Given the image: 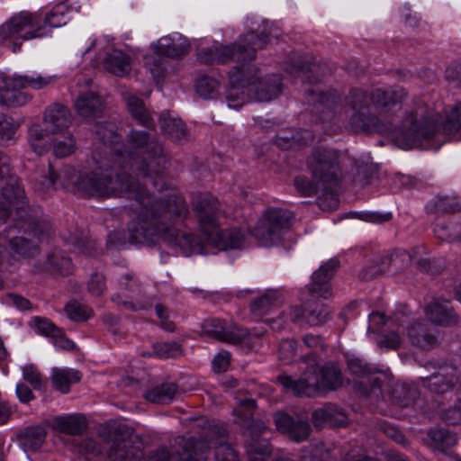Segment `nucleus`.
I'll return each instance as SVG.
<instances>
[{
  "label": "nucleus",
  "instance_id": "nucleus-18",
  "mask_svg": "<svg viewBox=\"0 0 461 461\" xmlns=\"http://www.w3.org/2000/svg\"><path fill=\"white\" fill-rule=\"evenodd\" d=\"M43 122L46 131L51 135H58L67 132L72 123V115L66 106L54 104L46 109Z\"/></svg>",
  "mask_w": 461,
  "mask_h": 461
},
{
  "label": "nucleus",
  "instance_id": "nucleus-60",
  "mask_svg": "<svg viewBox=\"0 0 461 461\" xmlns=\"http://www.w3.org/2000/svg\"><path fill=\"white\" fill-rule=\"evenodd\" d=\"M16 125L6 117L0 115V138L2 140H10L14 136Z\"/></svg>",
  "mask_w": 461,
  "mask_h": 461
},
{
  "label": "nucleus",
  "instance_id": "nucleus-55",
  "mask_svg": "<svg viewBox=\"0 0 461 461\" xmlns=\"http://www.w3.org/2000/svg\"><path fill=\"white\" fill-rule=\"evenodd\" d=\"M104 276L101 274H94L91 276L87 284L88 292L94 296L103 294L105 290Z\"/></svg>",
  "mask_w": 461,
  "mask_h": 461
},
{
  "label": "nucleus",
  "instance_id": "nucleus-15",
  "mask_svg": "<svg viewBox=\"0 0 461 461\" xmlns=\"http://www.w3.org/2000/svg\"><path fill=\"white\" fill-rule=\"evenodd\" d=\"M456 370L453 366L445 365L438 367L437 371L428 376L420 377L423 387L438 394H443L452 390L456 379Z\"/></svg>",
  "mask_w": 461,
  "mask_h": 461
},
{
  "label": "nucleus",
  "instance_id": "nucleus-50",
  "mask_svg": "<svg viewBox=\"0 0 461 461\" xmlns=\"http://www.w3.org/2000/svg\"><path fill=\"white\" fill-rule=\"evenodd\" d=\"M65 312L68 317L75 321H86L92 315V310L78 303H70L66 305Z\"/></svg>",
  "mask_w": 461,
  "mask_h": 461
},
{
  "label": "nucleus",
  "instance_id": "nucleus-29",
  "mask_svg": "<svg viewBox=\"0 0 461 461\" xmlns=\"http://www.w3.org/2000/svg\"><path fill=\"white\" fill-rule=\"evenodd\" d=\"M80 378L79 372L71 368H53L50 375L52 386L62 393H68L70 386L79 382Z\"/></svg>",
  "mask_w": 461,
  "mask_h": 461
},
{
  "label": "nucleus",
  "instance_id": "nucleus-59",
  "mask_svg": "<svg viewBox=\"0 0 461 461\" xmlns=\"http://www.w3.org/2000/svg\"><path fill=\"white\" fill-rule=\"evenodd\" d=\"M380 348L386 349H396L401 345V338L397 332L392 331L385 334L381 339L377 341Z\"/></svg>",
  "mask_w": 461,
  "mask_h": 461
},
{
  "label": "nucleus",
  "instance_id": "nucleus-17",
  "mask_svg": "<svg viewBox=\"0 0 461 461\" xmlns=\"http://www.w3.org/2000/svg\"><path fill=\"white\" fill-rule=\"evenodd\" d=\"M338 267L339 262L335 259H330L325 264L321 265L312 274V283L308 287L310 296L312 300L316 298L327 299L330 296L331 293L328 286V282L332 277Z\"/></svg>",
  "mask_w": 461,
  "mask_h": 461
},
{
  "label": "nucleus",
  "instance_id": "nucleus-27",
  "mask_svg": "<svg viewBox=\"0 0 461 461\" xmlns=\"http://www.w3.org/2000/svg\"><path fill=\"white\" fill-rule=\"evenodd\" d=\"M313 140L312 134L307 130L281 131L276 137V143L281 149H286L308 145Z\"/></svg>",
  "mask_w": 461,
  "mask_h": 461
},
{
  "label": "nucleus",
  "instance_id": "nucleus-28",
  "mask_svg": "<svg viewBox=\"0 0 461 461\" xmlns=\"http://www.w3.org/2000/svg\"><path fill=\"white\" fill-rule=\"evenodd\" d=\"M69 6L67 3L57 4L51 11L42 15V21L39 26H45L46 36L51 33L53 28H59L67 24L69 17Z\"/></svg>",
  "mask_w": 461,
  "mask_h": 461
},
{
  "label": "nucleus",
  "instance_id": "nucleus-32",
  "mask_svg": "<svg viewBox=\"0 0 461 461\" xmlns=\"http://www.w3.org/2000/svg\"><path fill=\"white\" fill-rule=\"evenodd\" d=\"M455 433L444 428H434L428 432V444L430 447L444 451L456 443Z\"/></svg>",
  "mask_w": 461,
  "mask_h": 461
},
{
  "label": "nucleus",
  "instance_id": "nucleus-19",
  "mask_svg": "<svg viewBox=\"0 0 461 461\" xmlns=\"http://www.w3.org/2000/svg\"><path fill=\"white\" fill-rule=\"evenodd\" d=\"M84 448L93 456H100L105 452L112 461H131L129 450L126 449V443L122 441L114 440L111 444L109 440H104L101 444L94 439H86L84 442Z\"/></svg>",
  "mask_w": 461,
  "mask_h": 461
},
{
  "label": "nucleus",
  "instance_id": "nucleus-36",
  "mask_svg": "<svg viewBox=\"0 0 461 461\" xmlns=\"http://www.w3.org/2000/svg\"><path fill=\"white\" fill-rule=\"evenodd\" d=\"M281 303L280 296L276 291H267L266 294L251 303L250 308L254 314L262 316L268 313Z\"/></svg>",
  "mask_w": 461,
  "mask_h": 461
},
{
  "label": "nucleus",
  "instance_id": "nucleus-44",
  "mask_svg": "<svg viewBox=\"0 0 461 461\" xmlns=\"http://www.w3.org/2000/svg\"><path fill=\"white\" fill-rule=\"evenodd\" d=\"M32 325L36 332L45 337H59L61 335V329L57 327L53 322L48 319L41 317H34L32 320Z\"/></svg>",
  "mask_w": 461,
  "mask_h": 461
},
{
  "label": "nucleus",
  "instance_id": "nucleus-40",
  "mask_svg": "<svg viewBox=\"0 0 461 461\" xmlns=\"http://www.w3.org/2000/svg\"><path fill=\"white\" fill-rule=\"evenodd\" d=\"M127 106L131 116L141 125L149 126L151 118L141 99L135 95L127 98Z\"/></svg>",
  "mask_w": 461,
  "mask_h": 461
},
{
  "label": "nucleus",
  "instance_id": "nucleus-20",
  "mask_svg": "<svg viewBox=\"0 0 461 461\" xmlns=\"http://www.w3.org/2000/svg\"><path fill=\"white\" fill-rule=\"evenodd\" d=\"M5 200L4 206L0 207V221H5V219L12 214L13 211L23 209L27 202L23 189L16 182L8 183L2 190Z\"/></svg>",
  "mask_w": 461,
  "mask_h": 461
},
{
  "label": "nucleus",
  "instance_id": "nucleus-21",
  "mask_svg": "<svg viewBox=\"0 0 461 461\" xmlns=\"http://www.w3.org/2000/svg\"><path fill=\"white\" fill-rule=\"evenodd\" d=\"M155 50L158 55L176 59L189 52L190 44L185 37L173 33L160 38L155 45Z\"/></svg>",
  "mask_w": 461,
  "mask_h": 461
},
{
  "label": "nucleus",
  "instance_id": "nucleus-53",
  "mask_svg": "<svg viewBox=\"0 0 461 461\" xmlns=\"http://www.w3.org/2000/svg\"><path fill=\"white\" fill-rule=\"evenodd\" d=\"M296 354V342L293 339H285L279 346V358L289 363L292 361Z\"/></svg>",
  "mask_w": 461,
  "mask_h": 461
},
{
  "label": "nucleus",
  "instance_id": "nucleus-49",
  "mask_svg": "<svg viewBox=\"0 0 461 461\" xmlns=\"http://www.w3.org/2000/svg\"><path fill=\"white\" fill-rule=\"evenodd\" d=\"M153 352L159 357H176L181 355V346L175 341L160 342L153 346Z\"/></svg>",
  "mask_w": 461,
  "mask_h": 461
},
{
  "label": "nucleus",
  "instance_id": "nucleus-52",
  "mask_svg": "<svg viewBox=\"0 0 461 461\" xmlns=\"http://www.w3.org/2000/svg\"><path fill=\"white\" fill-rule=\"evenodd\" d=\"M23 379L30 383L34 389H40L42 385L41 375L33 365H26L22 368Z\"/></svg>",
  "mask_w": 461,
  "mask_h": 461
},
{
  "label": "nucleus",
  "instance_id": "nucleus-57",
  "mask_svg": "<svg viewBox=\"0 0 461 461\" xmlns=\"http://www.w3.org/2000/svg\"><path fill=\"white\" fill-rule=\"evenodd\" d=\"M306 312L301 306H294L289 309L287 312H283L280 319L283 322L290 321L292 322H297L300 324L305 323Z\"/></svg>",
  "mask_w": 461,
  "mask_h": 461
},
{
  "label": "nucleus",
  "instance_id": "nucleus-31",
  "mask_svg": "<svg viewBox=\"0 0 461 461\" xmlns=\"http://www.w3.org/2000/svg\"><path fill=\"white\" fill-rule=\"evenodd\" d=\"M77 113L82 117H91L99 113L103 107L100 97L94 92L80 95L75 102Z\"/></svg>",
  "mask_w": 461,
  "mask_h": 461
},
{
  "label": "nucleus",
  "instance_id": "nucleus-64",
  "mask_svg": "<svg viewBox=\"0 0 461 461\" xmlns=\"http://www.w3.org/2000/svg\"><path fill=\"white\" fill-rule=\"evenodd\" d=\"M329 458V451L322 445H319L312 448L311 456H306L305 461H328Z\"/></svg>",
  "mask_w": 461,
  "mask_h": 461
},
{
  "label": "nucleus",
  "instance_id": "nucleus-37",
  "mask_svg": "<svg viewBox=\"0 0 461 461\" xmlns=\"http://www.w3.org/2000/svg\"><path fill=\"white\" fill-rule=\"evenodd\" d=\"M46 437L45 429L42 427L26 428L20 435L19 438L24 449L37 450L42 445Z\"/></svg>",
  "mask_w": 461,
  "mask_h": 461
},
{
  "label": "nucleus",
  "instance_id": "nucleus-4",
  "mask_svg": "<svg viewBox=\"0 0 461 461\" xmlns=\"http://www.w3.org/2000/svg\"><path fill=\"white\" fill-rule=\"evenodd\" d=\"M438 114L431 113L427 107L420 105L407 110L399 125L391 131L393 141L402 149H413L422 140H429L440 130L447 135L461 131V104L454 106L439 125Z\"/></svg>",
  "mask_w": 461,
  "mask_h": 461
},
{
  "label": "nucleus",
  "instance_id": "nucleus-39",
  "mask_svg": "<svg viewBox=\"0 0 461 461\" xmlns=\"http://www.w3.org/2000/svg\"><path fill=\"white\" fill-rule=\"evenodd\" d=\"M54 77L42 76L41 74L14 76L13 77V84L22 87L40 90L50 85L54 81Z\"/></svg>",
  "mask_w": 461,
  "mask_h": 461
},
{
  "label": "nucleus",
  "instance_id": "nucleus-51",
  "mask_svg": "<svg viewBox=\"0 0 461 461\" xmlns=\"http://www.w3.org/2000/svg\"><path fill=\"white\" fill-rule=\"evenodd\" d=\"M330 316V312L323 305L317 306L314 310L308 311L305 315V324L318 326L324 323Z\"/></svg>",
  "mask_w": 461,
  "mask_h": 461
},
{
  "label": "nucleus",
  "instance_id": "nucleus-33",
  "mask_svg": "<svg viewBox=\"0 0 461 461\" xmlns=\"http://www.w3.org/2000/svg\"><path fill=\"white\" fill-rule=\"evenodd\" d=\"M177 393V386L174 383L158 385L147 391L144 394L147 401L165 404L171 402Z\"/></svg>",
  "mask_w": 461,
  "mask_h": 461
},
{
  "label": "nucleus",
  "instance_id": "nucleus-22",
  "mask_svg": "<svg viewBox=\"0 0 461 461\" xmlns=\"http://www.w3.org/2000/svg\"><path fill=\"white\" fill-rule=\"evenodd\" d=\"M407 336L411 343L422 349H429L438 343V336L425 321H417L407 328Z\"/></svg>",
  "mask_w": 461,
  "mask_h": 461
},
{
  "label": "nucleus",
  "instance_id": "nucleus-63",
  "mask_svg": "<svg viewBox=\"0 0 461 461\" xmlns=\"http://www.w3.org/2000/svg\"><path fill=\"white\" fill-rule=\"evenodd\" d=\"M348 366L352 374L359 376H364L370 373V368L359 358L348 359Z\"/></svg>",
  "mask_w": 461,
  "mask_h": 461
},
{
  "label": "nucleus",
  "instance_id": "nucleus-47",
  "mask_svg": "<svg viewBox=\"0 0 461 461\" xmlns=\"http://www.w3.org/2000/svg\"><path fill=\"white\" fill-rule=\"evenodd\" d=\"M218 87L219 82L210 77H202L195 82L196 92L203 98H211Z\"/></svg>",
  "mask_w": 461,
  "mask_h": 461
},
{
  "label": "nucleus",
  "instance_id": "nucleus-13",
  "mask_svg": "<svg viewBox=\"0 0 461 461\" xmlns=\"http://www.w3.org/2000/svg\"><path fill=\"white\" fill-rule=\"evenodd\" d=\"M182 450L169 455L162 449L150 455L145 461H204L207 459L209 446L204 440L181 439Z\"/></svg>",
  "mask_w": 461,
  "mask_h": 461
},
{
  "label": "nucleus",
  "instance_id": "nucleus-5",
  "mask_svg": "<svg viewBox=\"0 0 461 461\" xmlns=\"http://www.w3.org/2000/svg\"><path fill=\"white\" fill-rule=\"evenodd\" d=\"M230 87L227 92L228 106L240 109L245 104L243 89L248 86V93L258 102H269L276 98L283 90L280 75H272L256 80V69L252 67L241 68L235 66L229 73Z\"/></svg>",
  "mask_w": 461,
  "mask_h": 461
},
{
  "label": "nucleus",
  "instance_id": "nucleus-3",
  "mask_svg": "<svg viewBox=\"0 0 461 461\" xmlns=\"http://www.w3.org/2000/svg\"><path fill=\"white\" fill-rule=\"evenodd\" d=\"M406 96L407 92L401 86L386 91L376 88L368 96L361 89L352 90L348 102L355 113L350 118V127L355 131H387L382 122L391 123Z\"/></svg>",
  "mask_w": 461,
  "mask_h": 461
},
{
  "label": "nucleus",
  "instance_id": "nucleus-45",
  "mask_svg": "<svg viewBox=\"0 0 461 461\" xmlns=\"http://www.w3.org/2000/svg\"><path fill=\"white\" fill-rule=\"evenodd\" d=\"M294 186L298 193L303 196L310 197L317 194L319 189H322L320 182L313 179L309 180L306 176H299L294 180Z\"/></svg>",
  "mask_w": 461,
  "mask_h": 461
},
{
  "label": "nucleus",
  "instance_id": "nucleus-42",
  "mask_svg": "<svg viewBox=\"0 0 461 461\" xmlns=\"http://www.w3.org/2000/svg\"><path fill=\"white\" fill-rule=\"evenodd\" d=\"M9 246L10 249L17 255L26 257L32 255L37 249V245L31 242L24 237H13L6 236V247Z\"/></svg>",
  "mask_w": 461,
  "mask_h": 461
},
{
  "label": "nucleus",
  "instance_id": "nucleus-54",
  "mask_svg": "<svg viewBox=\"0 0 461 461\" xmlns=\"http://www.w3.org/2000/svg\"><path fill=\"white\" fill-rule=\"evenodd\" d=\"M216 461H238L236 451L229 445L221 443L215 450Z\"/></svg>",
  "mask_w": 461,
  "mask_h": 461
},
{
  "label": "nucleus",
  "instance_id": "nucleus-34",
  "mask_svg": "<svg viewBox=\"0 0 461 461\" xmlns=\"http://www.w3.org/2000/svg\"><path fill=\"white\" fill-rule=\"evenodd\" d=\"M50 132L43 130L40 125H33L29 130V143L33 151L42 155L49 150L52 137Z\"/></svg>",
  "mask_w": 461,
  "mask_h": 461
},
{
  "label": "nucleus",
  "instance_id": "nucleus-14",
  "mask_svg": "<svg viewBox=\"0 0 461 461\" xmlns=\"http://www.w3.org/2000/svg\"><path fill=\"white\" fill-rule=\"evenodd\" d=\"M203 327L206 333L217 339L233 344L245 340L250 334L247 329L238 327L233 321L220 319L207 320Z\"/></svg>",
  "mask_w": 461,
  "mask_h": 461
},
{
  "label": "nucleus",
  "instance_id": "nucleus-16",
  "mask_svg": "<svg viewBox=\"0 0 461 461\" xmlns=\"http://www.w3.org/2000/svg\"><path fill=\"white\" fill-rule=\"evenodd\" d=\"M276 429L286 434L292 440L301 442L308 438L311 434L310 424L302 419H294L285 412L278 411L274 416Z\"/></svg>",
  "mask_w": 461,
  "mask_h": 461
},
{
  "label": "nucleus",
  "instance_id": "nucleus-43",
  "mask_svg": "<svg viewBox=\"0 0 461 461\" xmlns=\"http://www.w3.org/2000/svg\"><path fill=\"white\" fill-rule=\"evenodd\" d=\"M48 261L51 268L60 275L67 276L72 272L73 267L70 258L61 251H55L50 255Z\"/></svg>",
  "mask_w": 461,
  "mask_h": 461
},
{
  "label": "nucleus",
  "instance_id": "nucleus-26",
  "mask_svg": "<svg viewBox=\"0 0 461 461\" xmlns=\"http://www.w3.org/2000/svg\"><path fill=\"white\" fill-rule=\"evenodd\" d=\"M52 427L61 433L79 435L86 430L87 421L82 414L58 416L53 419Z\"/></svg>",
  "mask_w": 461,
  "mask_h": 461
},
{
  "label": "nucleus",
  "instance_id": "nucleus-46",
  "mask_svg": "<svg viewBox=\"0 0 461 461\" xmlns=\"http://www.w3.org/2000/svg\"><path fill=\"white\" fill-rule=\"evenodd\" d=\"M338 185L332 187L322 186L323 195L318 198L319 207L323 211H333L339 205V199L337 197Z\"/></svg>",
  "mask_w": 461,
  "mask_h": 461
},
{
  "label": "nucleus",
  "instance_id": "nucleus-6",
  "mask_svg": "<svg viewBox=\"0 0 461 461\" xmlns=\"http://www.w3.org/2000/svg\"><path fill=\"white\" fill-rule=\"evenodd\" d=\"M194 210L208 244L221 250L243 247L245 238L240 230H220L218 228L216 217L220 209L215 197L209 194L199 195L194 202Z\"/></svg>",
  "mask_w": 461,
  "mask_h": 461
},
{
  "label": "nucleus",
  "instance_id": "nucleus-41",
  "mask_svg": "<svg viewBox=\"0 0 461 461\" xmlns=\"http://www.w3.org/2000/svg\"><path fill=\"white\" fill-rule=\"evenodd\" d=\"M338 419H335V410L332 407H323L315 410L312 417L316 426H321L326 422L343 426L346 423L345 415L343 413H338Z\"/></svg>",
  "mask_w": 461,
  "mask_h": 461
},
{
  "label": "nucleus",
  "instance_id": "nucleus-9",
  "mask_svg": "<svg viewBox=\"0 0 461 461\" xmlns=\"http://www.w3.org/2000/svg\"><path fill=\"white\" fill-rule=\"evenodd\" d=\"M41 21V14L26 11L17 13L0 25V41L12 42V51L17 52L23 41L46 36L45 26H39Z\"/></svg>",
  "mask_w": 461,
  "mask_h": 461
},
{
  "label": "nucleus",
  "instance_id": "nucleus-30",
  "mask_svg": "<svg viewBox=\"0 0 461 461\" xmlns=\"http://www.w3.org/2000/svg\"><path fill=\"white\" fill-rule=\"evenodd\" d=\"M392 402L402 407L411 405L419 396V392L414 384H396L388 392Z\"/></svg>",
  "mask_w": 461,
  "mask_h": 461
},
{
  "label": "nucleus",
  "instance_id": "nucleus-1",
  "mask_svg": "<svg viewBox=\"0 0 461 461\" xmlns=\"http://www.w3.org/2000/svg\"><path fill=\"white\" fill-rule=\"evenodd\" d=\"M95 134L103 143V152L110 153L111 158L98 159L99 154L94 153L93 158L99 165L91 175L81 176L77 181L70 179L64 172L57 175L51 165L49 167V175L45 176L41 187L48 190L54 186L59 179L63 186L75 183L77 189L89 195L102 196H127L140 202L146 200L149 195L145 189L130 179L122 170L130 167L138 171L147 182H150L158 191L166 186L163 168L167 159L163 149L158 141L150 139L146 131L131 130L128 135V143L131 150L122 151L123 146L118 141L115 126L105 122L96 125Z\"/></svg>",
  "mask_w": 461,
  "mask_h": 461
},
{
  "label": "nucleus",
  "instance_id": "nucleus-62",
  "mask_svg": "<svg viewBox=\"0 0 461 461\" xmlns=\"http://www.w3.org/2000/svg\"><path fill=\"white\" fill-rule=\"evenodd\" d=\"M316 68H317L316 64L297 63L295 65H291V66L287 67L285 69L291 75L303 77V75H306L308 72L314 71L316 69Z\"/></svg>",
  "mask_w": 461,
  "mask_h": 461
},
{
  "label": "nucleus",
  "instance_id": "nucleus-61",
  "mask_svg": "<svg viewBox=\"0 0 461 461\" xmlns=\"http://www.w3.org/2000/svg\"><path fill=\"white\" fill-rule=\"evenodd\" d=\"M372 386L370 392L368 393V396L379 400L384 399V396L382 393L384 387L388 388L389 384H384V376H376L372 378L371 380Z\"/></svg>",
  "mask_w": 461,
  "mask_h": 461
},
{
  "label": "nucleus",
  "instance_id": "nucleus-7",
  "mask_svg": "<svg viewBox=\"0 0 461 461\" xmlns=\"http://www.w3.org/2000/svg\"><path fill=\"white\" fill-rule=\"evenodd\" d=\"M278 382L295 395L314 396L323 391L337 390L343 384L340 371L333 365H312L298 379L279 375Z\"/></svg>",
  "mask_w": 461,
  "mask_h": 461
},
{
  "label": "nucleus",
  "instance_id": "nucleus-11",
  "mask_svg": "<svg viewBox=\"0 0 461 461\" xmlns=\"http://www.w3.org/2000/svg\"><path fill=\"white\" fill-rule=\"evenodd\" d=\"M292 217V212L287 210L281 208L268 209L258 220L251 234L261 246L277 245L288 230Z\"/></svg>",
  "mask_w": 461,
  "mask_h": 461
},
{
  "label": "nucleus",
  "instance_id": "nucleus-24",
  "mask_svg": "<svg viewBox=\"0 0 461 461\" xmlns=\"http://www.w3.org/2000/svg\"><path fill=\"white\" fill-rule=\"evenodd\" d=\"M425 313L430 321L437 325L448 326L456 321L450 302L447 300L432 302L426 307Z\"/></svg>",
  "mask_w": 461,
  "mask_h": 461
},
{
  "label": "nucleus",
  "instance_id": "nucleus-35",
  "mask_svg": "<svg viewBox=\"0 0 461 461\" xmlns=\"http://www.w3.org/2000/svg\"><path fill=\"white\" fill-rule=\"evenodd\" d=\"M159 122L162 131L172 140H178L185 136V126L181 119L163 113L159 117Z\"/></svg>",
  "mask_w": 461,
  "mask_h": 461
},
{
  "label": "nucleus",
  "instance_id": "nucleus-2",
  "mask_svg": "<svg viewBox=\"0 0 461 461\" xmlns=\"http://www.w3.org/2000/svg\"><path fill=\"white\" fill-rule=\"evenodd\" d=\"M139 225L131 230L130 240L133 243L152 241L159 236L168 244L178 247L186 256L205 254L203 243L191 233H179L175 228L164 226L167 221L182 217L186 213V205L173 189L156 199L150 197L139 202Z\"/></svg>",
  "mask_w": 461,
  "mask_h": 461
},
{
  "label": "nucleus",
  "instance_id": "nucleus-56",
  "mask_svg": "<svg viewBox=\"0 0 461 461\" xmlns=\"http://www.w3.org/2000/svg\"><path fill=\"white\" fill-rule=\"evenodd\" d=\"M230 363V354L226 350H221L212 359V370L217 373L225 372Z\"/></svg>",
  "mask_w": 461,
  "mask_h": 461
},
{
  "label": "nucleus",
  "instance_id": "nucleus-23",
  "mask_svg": "<svg viewBox=\"0 0 461 461\" xmlns=\"http://www.w3.org/2000/svg\"><path fill=\"white\" fill-rule=\"evenodd\" d=\"M131 57L124 51L113 49L104 58V68L116 77H126L131 71Z\"/></svg>",
  "mask_w": 461,
  "mask_h": 461
},
{
  "label": "nucleus",
  "instance_id": "nucleus-58",
  "mask_svg": "<svg viewBox=\"0 0 461 461\" xmlns=\"http://www.w3.org/2000/svg\"><path fill=\"white\" fill-rule=\"evenodd\" d=\"M145 65L155 80H158L163 76L165 68L161 58H146Z\"/></svg>",
  "mask_w": 461,
  "mask_h": 461
},
{
  "label": "nucleus",
  "instance_id": "nucleus-12",
  "mask_svg": "<svg viewBox=\"0 0 461 461\" xmlns=\"http://www.w3.org/2000/svg\"><path fill=\"white\" fill-rule=\"evenodd\" d=\"M307 167L312 179L320 182L325 188L339 185L340 169L339 154L336 150L324 148L316 149L308 158Z\"/></svg>",
  "mask_w": 461,
  "mask_h": 461
},
{
  "label": "nucleus",
  "instance_id": "nucleus-8",
  "mask_svg": "<svg viewBox=\"0 0 461 461\" xmlns=\"http://www.w3.org/2000/svg\"><path fill=\"white\" fill-rule=\"evenodd\" d=\"M267 43V36L250 32L244 37L241 44L223 45L215 43L202 50L198 53L197 59L201 63L208 65L223 64L230 60H236L239 62L238 67L240 68L244 67L246 69L249 67L246 63L253 60L256 58L257 50L262 49Z\"/></svg>",
  "mask_w": 461,
  "mask_h": 461
},
{
  "label": "nucleus",
  "instance_id": "nucleus-25",
  "mask_svg": "<svg viewBox=\"0 0 461 461\" xmlns=\"http://www.w3.org/2000/svg\"><path fill=\"white\" fill-rule=\"evenodd\" d=\"M4 86L0 87V106L1 105H24L31 96L23 91L25 87L14 86L13 77L3 80Z\"/></svg>",
  "mask_w": 461,
  "mask_h": 461
},
{
  "label": "nucleus",
  "instance_id": "nucleus-10",
  "mask_svg": "<svg viewBox=\"0 0 461 461\" xmlns=\"http://www.w3.org/2000/svg\"><path fill=\"white\" fill-rule=\"evenodd\" d=\"M234 399L237 402L234 413L239 417L240 424L242 427H247L251 438V442L247 445L248 452L260 456L267 455L268 453L267 442L266 440H258V438L267 430V424L261 420H250L252 411L256 408L255 400L247 397L245 393L240 390L236 393Z\"/></svg>",
  "mask_w": 461,
  "mask_h": 461
},
{
  "label": "nucleus",
  "instance_id": "nucleus-48",
  "mask_svg": "<svg viewBox=\"0 0 461 461\" xmlns=\"http://www.w3.org/2000/svg\"><path fill=\"white\" fill-rule=\"evenodd\" d=\"M441 419L450 425L461 424V388L460 384L457 389V402L440 413Z\"/></svg>",
  "mask_w": 461,
  "mask_h": 461
},
{
  "label": "nucleus",
  "instance_id": "nucleus-38",
  "mask_svg": "<svg viewBox=\"0 0 461 461\" xmlns=\"http://www.w3.org/2000/svg\"><path fill=\"white\" fill-rule=\"evenodd\" d=\"M51 145L53 154L57 158H65L72 154L76 149V140L69 132L52 135Z\"/></svg>",
  "mask_w": 461,
  "mask_h": 461
}]
</instances>
